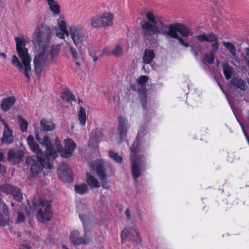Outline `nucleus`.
<instances>
[{
    "instance_id": "9d476101",
    "label": "nucleus",
    "mask_w": 249,
    "mask_h": 249,
    "mask_svg": "<svg viewBox=\"0 0 249 249\" xmlns=\"http://www.w3.org/2000/svg\"><path fill=\"white\" fill-rule=\"evenodd\" d=\"M0 190L3 193L13 196L14 199L18 202H21L23 199L22 194L19 189L8 184L0 186Z\"/></svg>"
},
{
    "instance_id": "6e6552de",
    "label": "nucleus",
    "mask_w": 249,
    "mask_h": 249,
    "mask_svg": "<svg viewBox=\"0 0 249 249\" xmlns=\"http://www.w3.org/2000/svg\"><path fill=\"white\" fill-rule=\"evenodd\" d=\"M178 29L175 30L170 37L172 38L177 39L181 45L185 47H188L190 46L189 44L185 42L182 37H186L189 36L193 35L190 28L184 24L180 23L178 25Z\"/></svg>"
},
{
    "instance_id": "a211bd4d",
    "label": "nucleus",
    "mask_w": 249,
    "mask_h": 249,
    "mask_svg": "<svg viewBox=\"0 0 249 249\" xmlns=\"http://www.w3.org/2000/svg\"><path fill=\"white\" fill-rule=\"evenodd\" d=\"M9 222V213L8 207L0 199V226H4Z\"/></svg>"
},
{
    "instance_id": "1a4fd4ad",
    "label": "nucleus",
    "mask_w": 249,
    "mask_h": 249,
    "mask_svg": "<svg viewBox=\"0 0 249 249\" xmlns=\"http://www.w3.org/2000/svg\"><path fill=\"white\" fill-rule=\"evenodd\" d=\"M69 34L76 46L81 44L85 39L83 29L80 26L71 25L69 27Z\"/></svg>"
},
{
    "instance_id": "5fc2aeb1",
    "label": "nucleus",
    "mask_w": 249,
    "mask_h": 249,
    "mask_svg": "<svg viewBox=\"0 0 249 249\" xmlns=\"http://www.w3.org/2000/svg\"><path fill=\"white\" fill-rule=\"evenodd\" d=\"M5 172V167L4 166L0 164V173H4Z\"/></svg>"
},
{
    "instance_id": "79ce46f5",
    "label": "nucleus",
    "mask_w": 249,
    "mask_h": 249,
    "mask_svg": "<svg viewBox=\"0 0 249 249\" xmlns=\"http://www.w3.org/2000/svg\"><path fill=\"white\" fill-rule=\"evenodd\" d=\"M223 73L227 80H229L231 78L232 74V70L231 67L229 65L224 67Z\"/></svg>"
},
{
    "instance_id": "052dcab7",
    "label": "nucleus",
    "mask_w": 249,
    "mask_h": 249,
    "mask_svg": "<svg viewBox=\"0 0 249 249\" xmlns=\"http://www.w3.org/2000/svg\"><path fill=\"white\" fill-rule=\"evenodd\" d=\"M245 52L247 55L249 56V48H247L245 49Z\"/></svg>"
},
{
    "instance_id": "aec40b11",
    "label": "nucleus",
    "mask_w": 249,
    "mask_h": 249,
    "mask_svg": "<svg viewBox=\"0 0 249 249\" xmlns=\"http://www.w3.org/2000/svg\"><path fill=\"white\" fill-rule=\"evenodd\" d=\"M4 130L3 132L1 142L3 143L11 144L14 142L13 131L10 129L9 126L5 122L3 123Z\"/></svg>"
},
{
    "instance_id": "393cba45",
    "label": "nucleus",
    "mask_w": 249,
    "mask_h": 249,
    "mask_svg": "<svg viewBox=\"0 0 249 249\" xmlns=\"http://www.w3.org/2000/svg\"><path fill=\"white\" fill-rule=\"evenodd\" d=\"M49 9L53 15H59L61 13L60 6L56 0H46Z\"/></svg>"
},
{
    "instance_id": "4d7b16f0",
    "label": "nucleus",
    "mask_w": 249,
    "mask_h": 249,
    "mask_svg": "<svg viewBox=\"0 0 249 249\" xmlns=\"http://www.w3.org/2000/svg\"><path fill=\"white\" fill-rule=\"evenodd\" d=\"M91 57L93 58V61L95 62L97 61L98 59V57L96 55H92L91 54H90Z\"/></svg>"
},
{
    "instance_id": "2eb2a0df",
    "label": "nucleus",
    "mask_w": 249,
    "mask_h": 249,
    "mask_svg": "<svg viewBox=\"0 0 249 249\" xmlns=\"http://www.w3.org/2000/svg\"><path fill=\"white\" fill-rule=\"evenodd\" d=\"M24 153L21 150L10 149L7 154V159L9 162L16 165L20 163L24 160Z\"/></svg>"
},
{
    "instance_id": "bb28decb",
    "label": "nucleus",
    "mask_w": 249,
    "mask_h": 249,
    "mask_svg": "<svg viewBox=\"0 0 249 249\" xmlns=\"http://www.w3.org/2000/svg\"><path fill=\"white\" fill-rule=\"evenodd\" d=\"M103 131L102 130L96 131L95 133L92 131L89 138V142L92 144H97L103 140Z\"/></svg>"
},
{
    "instance_id": "f3484780",
    "label": "nucleus",
    "mask_w": 249,
    "mask_h": 249,
    "mask_svg": "<svg viewBox=\"0 0 249 249\" xmlns=\"http://www.w3.org/2000/svg\"><path fill=\"white\" fill-rule=\"evenodd\" d=\"M196 37L200 42L206 41L212 43L211 45L212 49H213V45L216 46V49H219V45L217 37L213 33H209L207 34L203 33L196 36Z\"/></svg>"
},
{
    "instance_id": "412c9836",
    "label": "nucleus",
    "mask_w": 249,
    "mask_h": 249,
    "mask_svg": "<svg viewBox=\"0 0 249 249\" xmlns=\"http://www.w3.org/2000/svg\"><path fill=\"white\" fill-rule=\"evenodd\" d=\"M92 166L101 180L106 178V170L104 163L101 161L93 162Z\"/></svg>"
},
{
    "instance_id": "7ed1b4c3",
    "label": "nucleus",
    "mask_w": 249,
    "mask_h": 249,
    "mask_svg": "<svg viewBox=\"0 0 249 249\" xmlns=\"http://www.w3.org/2000/svg\"><path fill=\"white\" fill-rule=\"evenodd\" d=\"M31 150L36 154V156L27 157L25 160L26 164L30 166V171L33 177H36L41 172L44 168L50 172L53 167L48 159L39 148V145L35 142L29 146Z\"/></svg>"
},
{
    "instance_id": "13d9d810",
    "label": "nucleus",
    "mask_w": 249,
    "mask_h": 249,
    "mask_svg": "<svg viewBox=\"0 0 249 249\" xmlns=\"http://www.w3.org/2000/svg\"><path fill=\"white\" fill-rule=\"evenodd\" d=\"M131 89L134 91L137 90L136 86L135 85H131Z\"/></svg>"
},
{
    "instance_id": "37998d69",
    "label": "nucleus",
    "mask_w": 249,
    "mask_h": 249,
    "mask_svg": "<svg viewBox=\"0 0 249 249\" xmlns=\"http://www.w3.org/2000/svg\"><path fill=\"white\" fill-rule=\"evenodd\" d=\"M146 19L150 21L152 24L156 23V21L159 19L156 18L151 12H148L146 14Z\"/></svg>"
},
{
    "instance_id": "c03bdc74",
    "label": "nucleus",
    "mask_w": 249,
    "mask_h": 249,
    "mask_svg": "<svg viewBox=\"0 0 249 249\" xmlns=\"http://www.w3.org/2000/svg\"><path fill=\"white\" fill-rule=\"evenodd\" d=\"M149 77L146 75H141L137 80V82L138 84L141 85L142 87H145L144 84L147 82Z\"/></svg>"
},
{
    "instance_id": "f03ea898",
    "label": "nucleus",
    "mask_w": 249,
    "mask_h": 249,
    "mask_svg": "<svg viewBox=\"0 0 249 249\" xmlns=\"http://www.w3.org/2000/svg\"><path fill=\"white\" fill-rule=\"evenodd\" d=\"M145 129L142 127L138 131L137 137L130 148V160L131 162V175L135 180L142 176V172H144L146 166V159L143 155L138 154L143 152L140 142V137L145 134Z\"/></svg>"
},
{
    "instance_id": "49530a36",
    "label": "nucleus",
    "mask_w": 249,
    "mask_h": 249,
    "mask_svg": "<svg viewBox=\"0 0 249 249\" xmlns=\"http://www.w3.org/2000/svg\"><path fill=\"white\" fill-rule=\"evenodd\" d=\"M32 247L31 243L28 240L24 241L23 243L20 245L19 249H31Z\"/></svg>"
},
{
    "instance_id": "0e129e2a",
    "label": "nucleus",
    "mask_w": 249,
    "mask_h": 249,
    "mask_svg": "<svg viewBox=\"0 0 249 249\" xmlns=\"http://www.w3.org/2000/svg\"><path fill=\"white\" fill-rule=\"evenodd\" d=\"M81 102V100L80 99H78V103L79 104Z\"/></svg>"
},
{
    "instance_id": "680f3d73",
    "label": "nucleus",
    "mask_w": 249,
    "mask_h": 249,
    "mask_svg": "<svg viewBox=\"0 0 249 249\" xmlns=\"http://www.w3.org/2000/svg\"><path fill=\"white\" fill-rule=\"evenodd\" d=\"M62 248L63 249H69L65 245H62Z\"/></svg>"
},
{
    "instance_id": "39448f33",
    "label": "nucleus",
    "mask_w": 249,
    "mask_h": 249,
    "mask_svg": "<svg viewBox=\"0 0 249 249\" xmlns=\"http://www.w3.org/2000/svg\"><path fill=\"white\" fill-rule=\"evenodd\" d=\"M15 40L16 43V51L24 67L23 74L28 80H30L31 77L29 73L31 71V58L28 53V50L25 47L26 40L23 36L16 37Z\"/></svg>"
},
{
    "instance_id": "b1692460",
    "label": "nucleus",
    "mask_w": 249,
    "mask_h": 249,
    "mask_svg": "<svg viewBox=\"0 0 249 249\" xmlns=\"http://www.w3.org/2000/svg\"><path fill=\"white\" fill-rule=\"evenodd\" d=\"M70 51L71 54L73 59L75 61V65L76 66L75 70H80L79 68L80 66L83 62V58L80 54H79L76 49L73 47L71 46L70 47Z\"/></svg>"
},
{
    "instance_id": "f704fd0d",
    "label": "nucleus",
    "mask_w": 249,
    "mask_h": 249,
    "mask_svg": "<svg viewBox=\"0 0 249 249\" xmlns=\"http://www.w3.org/2000/svg\"><path fill=\"white\" fill-rule=\"evenodd\" d=\"M60 50V46L59 45H53L50 50V54L51 56V60L53 62H55V58L57 57Z\"/></svg>"
},
{
    "instance_id": "0eeeda50",
    "label": "nucleus",
    "mask_w": 249,
    "mask_h": 249,
    "mask_svg": "<svg viewBox=\"0 0 249 249\" xmlns=\"http://www.w3.org/2000/svg\"><path fill=\"white\" fill-rule=\"evenodd\" d=\"M36 217L38 221L42 223L50 221L53 217V212L50 203L46 201L41 200L39 204Z\"/></svg>"
},
{
    "instance_id": "a19ab883",
    "label": "nucleus",
    "mask_w": 249,
    "mask_h": 249,
    "mask_svg": "<svg viewBox=\"0 0 249 249\" xmlns=\"http://www.w3.org/2000/svg\"><path fill=\"white\" fill-rule=\"evenodd\" d=\"M223 44L233 56L236 55V49L232 43L229 42H223Z\"/></svg>"
},
{
    "instance_id": "c9c22d12",
    "label": "nucleus",
    "mask_w": 249,
    "mask_h": 249,
    "mask_svg": "<svg viewBox=\"0 0 249 249\" xmlns=\"http://www.w3.org/2000/svg\"><path fill=\"white\" fill-rule=\"evenodd\" d=\"M61 97L63 100L67 102L76 101L75 96L69 90L63 92L61 94Z\"/></svg>"
},
{
    "instance_id": "c85d7f7f",
    "label": "nucleus",
    "mask_w": 249,
    "mask_h": 249,
    "mask_svg": "<svg viewBox=\"0 0 249 249\" xmlns=\"http://www.w3.org/2000/svg\"><path fill=\"white\" fill-rule=\"evenodd\" d=\"M86 182L91 188H98L101 186V183L98 179L89 173H86Z\"/></svg>"
},
{
    "instance_id": "c756f323",
    "label": "nucleus",
    "mask_w": 249,
    "mask_h": 249,
    "mask_svg": "<svg viewBox=\"0 0 249 249\" xmlns=\"http://www.w3.org/2000/svg\"><path fill=\"white\" fill-rule=\"evenodd\" d=\"M155 57V54L153 50L146 49L144 50L142 60L145 64H150Z\"/></svg>"
},
{
    "instance_id": "423d86ee",
    "label": "nucleus",
    "mask_w": 249,
    "mask_h": 249,
    "mask_svg": "<svg viewBox=\"0 0 249 249\" xmlns=\"http://www.w3.org/2000/svg\"><path fill=\"white\" fill-rule=\"evenodd\" d=\"M79 217L82 222L84 230V234L83 237H80V233L78 231L73 230L71 233L70 236V239L72 244L74 245H87L88 244L90 241V238L87 235L88 231L87 230V216L85 214L79 213Z\"/></svg>"
},
{
    "instance_id": "cd10ccee",
    "label": "nucleus",
    "mask_w": 249,
    "mask_h": 249,
    "mask_svg": "<svg viewBox=\"0 0 249 249\" xmlns=\"http://www.w3.org/2000/svg\"><path fill=\"white\" fill-rule=\"evenodd\" d=\"M231 84L234 87L242 90H245L247 89L246 82L241 78L233 77L231 81Z\"/></svg>"
},
{
    "instance_id": "603ef678",
    "label": "nucleus",
    "mask_w": 249,
    "mask_h": 249,
    "mask_svg": "<svg viewBox=\"0 0 249 249\" xmlns=\"http://www.w3.org/2000/svg\"><path fill=\"white\" fill-rule=\"evenodd\" d=\"M60 145H61V144L60 143V142L58 140V138H56L55 139V146H56V147L57 148V151H57V153H59L58 152V149H59V146Z\"/></svg>"
},
{
    "instance_id": "a18cd8bd",
    "label": "nucleus",
    "mask_w": 249,
    "mask_h": 249,
    "mask_svg": "<svg viewBox=\"0 0 249 249\" xmlns=\"http://www.w3.org/2000/svg\"><path fill=\"white\" fill-rule=\"evenodd\" d=\"M123 50L121 47L117 45L114 49H112V55L114 56H118L122 53Z\"/></svg>"
},
{
    "instance_id": "5701e85b",
    "label": "nucleus",
    "mask_w": 249,
    "mask_h": 249,
    "mask_svg": "<svg viewBox=\"0 0 249 249\" xmlns=\"http://www.w3.org/2000/svg\"><path fill=\"white\" fill-rule=\"evenodd\" d=\"M16 102V98L13 96L3 98L0 103V107L3 111H8L15 104Z\"/></svg>"
},
{
    "instance_id": "473e14b6",
    "label": "nucleus",
    "mask_w": 249,
    "mask_h": 249,
    "mask_svg": "<svg viewBox=\"0 0 249 249\" xmlns=\"http://www.w3.org/2000/svg\"><path fill=\"white\" fill-rule=\"evenodd\" d=\"M77 115L80 124L83 126L85 125L87 120V116L86 110L84 107H80L79 110L78 112Z\"/></svg>"
},
{
    "instance_id": "4be33fe9",
    "label": "nucleus",
    "mask_w": 249,
    "mask_h": 249,
    "mask_svg": "<svg viewBox=\"0 0 249 249\" xmlns=\"http://www.w3.org/2000/svg\"><path fill=\"white\" fill-rule=\"evenodd\" d=\"M140 104L144 111L147 110V93L145 87H142L138 90Z\"/></svg>"
},
{
    "instance_id": "bf43d9fd",
    "label": "nucleus",
    "mask_w": 249,
    "mask_h": 249,
    "mask_svg": "<svg viewBox=\"0 0 249 249\" xmlns=\"http://www.w3.org/2000/svg\"><path fill=\"white\" fill-rule=\"evenodd\" d=\"M0 56L3 57V58H6V55L5 53L0 52Z\"/></svg>"
},
{
    "instance_id": "864d4df0",
    "label": "nucleus",
    "mask_w": 249,
    "mask_h": 249,
    "mask_svg": "<svg viewBox=\"0 0 249 249\" xmlns=\"http://www.w3.org/2000/svg\"><path fill=\"white\" fill-rule=\"evenodd\" d=\"M125 215L128 219H130V213L128 209H127L125 211Z\"/></svg>"
},
{
    "instance_id": "7c9ffc66",
    "label": "nucleus",
    "mask_w": 249,
    "mask_h": 249,
    "mask_svg": "<svg viewBox=\"0 0 249 249\" xmlns=\"http://www.w3.org/2000/svg\"><path fill=\"white\" fill-rule=\"evenodd\" d=\"M40 125L43 130L45 131H52L55 128V124L52 121L47 120L45 119L41 120Z\"/></svg>"
},
{
    "instance_id": "6e6d98bb",
    "label": "nucleus",
    "mask_w": 249,
    "mask_h": 249,
    "mask_svg": "<svg viewBox=\"0 0 249 249\" xmlns=\"http://www.w3.org/2000/svg\"><path fill=\"white\" fill-rule=\"evenodd\" d=\"M4 159V156L2 152H0V161H3Z\"/></svg>"
},
{
    "instance_id": "e433bc0d",
    "label": "nucleus",
    "mask_w": 249,
    "mask_h": 249,
    "mask_svg": "<svg viewBox=\"0 0 249 249\" xmlns=\"http://www.w3.org/2000/svg\"><path fill=\"white\" fill-rule=\"evenodd\" d=\"M90 25L93 28H99L101 27H103L101 22V18L99 16H96L95 17H92L90 19Z\"/></svg>"
},
{
    "instance_id": "20e7f679",
    "label": "nucleus",
    "mask_w": 249,
    "mask_h": 249,
    "mask_svg": "<svg viewBox=\"0 0 249 249\" xmlns=\"http://www.w3.org/2000/svg\"><path fill=\"white\" fill-rule=\"evenodd\" d=\"M180 23H174L166 25L160 19L154 24L148 21L143 20L141 22L142 33L144 37L160 34L170 36L175 30H177Z\"/></svg>"
},
{
    "instance_id": "dca6fc26",
    "label": "nucleus",
    "mask_w": 249,
    "mask_h": 249,
    "mask_svg": "<svg viewBox=\"0 0 249 249\" xmlns=\"http://www.w3.org/2000/svg\"><path fill=\"white\" fill-rule=\"evenodd\" d=\"M129 126L130 125L127 122V119L122 115L120 116L118 118L117 130L121 140H123L126 138Z\"/></svg>"
},
{
    "instance_id": "3c124183",
    "label": "nucleus",
    "mask_w": 249,
    "mask_h": 249,
    "mask_svg": "<svg viewBox=\"0 0 249 249\" xmlns=\"http://www.w3.org/2000/svg\"><path fill=\"white\" fill-rule=\"evenodd\" d=\"M104 180H103L102 182V186L103 187V188L108 189L109 186L108 185V183H107V181L106 180V179H105Z\"/></svg>"
},
{
    "instance_id": "f8f14e48",
    "label": "nucleus",
    "mask_w": 249,
    "mask_h": 249,
    "mask_svg": "<svg viewBox=\"0 0 249 249\" xmlns=\"http://www.w3.org/2000/svg\"><path fill=\"white\" fill-rule=\"evenodd\" d=\"M58 177L62 181L71 182L73 180L72 170L69 165L63 163L60 165L58 170Z\"/></svg>"
},
{
    "instance_id": "09e8293b",
    "label": "nucleus",
    "mask_w": 249,
    "mask_h": 249,
    "mask_svg": "<svg viewBox=\"0 0 249 249\" xmlns=\"http://www.w3.org/2000/svg\"><path fill=\"white\" fill-rule=\"evenodd\" d=\"M103 53L104 54L111 55L112 54V49L108 47H105L103 50Z\"/></svg>"
},
{
    "instance_id": "e2e57ef3",
    "label": "nucleus",
    "mask_w": 249,
    "mask_h": 249,
    "mask_svg": "<svg viewBox=\"0 0 249 249\" xmlns=\"http://www.w3.org/2000/svg\"><path fill=\"white\" fill-rule=\"evenodd\" d=\"M36 139H37L38 141H39V138H38V136H37L36 137Z\"/></svg>"
},
{
    "instance_id": "72a5a7b5",
    "label": "nucleus",
    "mask_w": 249,
    "mask_h": 249,
    "mask_svg": "<svg viewBox=\"0 0 249 249\" xmlns=\"http://www.w3.org/2000/svg\"><path fill=\"white\" fill-rule=\"evenodd\" d=\"M109 157L117 164H121L123 162V158L119 155L118 153L115 152L113 150H109L108 151Z\"/></svg>"
},
{
    "instance_id": "de8ad7c7",
    "label": "nucleus",
    "mask_w": 249,
    "mask_h": 249,
    "mask_svg": "<svg viewBox=\"0 0 249 249\" xmlns=\"http://www.w3.org/2000/svg\"><path fill=\"white\" fill-rule=\"evenodd\" d=\"M25 220V215L24 214L21 213H18V217L16 220V223H23Z\"/></svg>"
},
{
    "instance_id": "f257e3e1",
    "label": "nucleus",
    "mask_w": 249,
    "mask_h": 249,
    "mask_svg": "<svg viewBox=\"0 0 249 249\" xmlns=\"http://www.w3.org/2000/svg\"><path fill=\"white\" fill-rule=\"evenodd\" d=\"M51 38V31L50 27L44 23L38 25L34 34V42L36 46L38 47L39 53L34 59V67L36 77L40 80L43 66L46 63L48 49Z\"/></svg>"
},
{
    "instance_id": "9b49d317",
    "label": "nucleus",
    "mask_w": 249,
    "mask_h": 249,
    "mask_svg": "<svg viewBox=\"0 0 249 249\" xmlns=\"http://www.w3.org/2000/svg\"><path fill=\"white\" fill-rule=\"evenodd\" d=\"M76 146V143L71 139L67 138L65 140V146H59L58 152L61 157L68 158L71 156Z\"/></svg>"
},
{
    "instance_id": "4c0bfd02",
    "label": "nucleus",
    "mask_w": 249,
    "mask_h": 249,
    "mask_svg": "<svg viewBox=\"0 0 249 249\" xmlns=\"http://www.w3.org/2000/svg\"><path fill=\"white\" fill-rule=\"evenodd\" d=\"M88 190V185L85 183H83L80 185H75L74 186V190L75 192L78 194H84L86 193Z\"/></svg>"
},
{
    "instance_id": "a878e982",
    "label": "nucleus",
    "mask_w": 249,
    "mask_h": 249,
    "mask_svg": "<svg viewBox=\"0 0 249 249\" xmlns=\"http://www.w3.org/2000/svg\"><path fill=\"white\" fill-rule=\"evenodd\" d=\"M100 18L103 27L111 26L113 25V15L112 14L105 13Z\"/></svg>"
},
{
    "instance_id": "ddd939ff",
    "label": "nucleus",
    "mask_w": 249,
    "mask_h": 249,
    "mask_svg": "<svg viewBox=\"0 0 249 249\" xmlns=\"http://www.w3.org/2000/svg\"><path fill=\"white\" fill-rule=\"evenodd\" d=\"M134 231L136 235L135 237L128 229H124L121 234V243L124 244L127 239H128L132 241L133 244L135 246L140 244L142 241L140 233L136 229H134Z\"/></svg>"
},
{
    "instance_id": "6ab92c4d",
    "label": "nucleus",
    "mask_w": 249,
    "mask_h": 249,
    "mask_svg": "<svg viewBox=\"0 0 249 249\" xmlns=\"http://www.w3.org/2000/svg\"><path fill=\"white\" fill-rule=\"evenodd\" d=\"M57 24L60 31L56 32V36L61 39H64L65 36L68 37L70 32L68 30L67 24L64 20V18L61 17L60 18L58 19Z\"/></svg>"
},
{
    "instance_id": "ea45409f",
    "label": "nucleus",
    "mask_w": 249,
    "mask_h": 249,
    "mask_svg": "<svg viewBox=\"0 0 249 249\" xmlns=\"http://www.w3.org/2000/svg\"><path fill=\"white\" fill-rule=\"evenodd\" d=\"M18 120L20 125V129L22 132L27 131L28 126V122L21 116L18 117Z\"/></svg>"
},
{
    "instance_id": "2f4dec72",
    "label": "nucleus",
    "mask_w": 249,
    "mask_h": 249,
    "mask_svg": "<svg viewBox=\"0 0 249 249\" xmlns=\"http://www.w3.org/2000/svg\"><path fill=\"white\" fill-rule=\"evenodd\" d=\"M216 46L213 45V49H211L209 53L208 54H206L204 57V60L210 64H213L214 62L215 53L218 50L216 49Z\"/></svg>"
},
{
    "instance_id": "4468645a",
    "label": "nucleus",
    "mask_w": 249,
    "mask_h": 249,
    "mask_svg": "<svg viewBox=\"0 0 249 249\" xmlns=\"http://www.w3.org/2000/svg\"><path fill=\"white\" fill-rule=\"evenodd\" d=\"M41 143L46 147L45 156L47 159L54 160L58 156V154L53 148L48 136H45Z\"/></svg>"
},
{
    "instance_id": "58836bf2",
    "label": "nucleus",
    "mask_w": 249,
    "mask_h": 249,
    "mask_svg": "<svg viewBox=\"0 0 249 249\" xmlns=\"http://www.w3.org/2000/svg\"><path fill=\"white\" fill-rule=\"evenodd\" d=\"M12 64L15 66L19 71L23 72L24 69L23 65L20 63L19 59L16 55H14L12 56Z\"/></svg>"
},
{
    "instance_id": "8fccbe9b",
    "label": "nucleus",
    "mask_w": 249,
    "mask_h": 249,
    "mask_svg": "<svg viewBox=\"0 0 249 249\" xmlns=\"http://www.w3.org/2000/svg\"><path fill=\"white\" fill-rule=\"evenodd\" d=\"M28 144L30 146L35 143L34 138L32 135H29L27 139Z\"/></svg>"
}]
</instances>
